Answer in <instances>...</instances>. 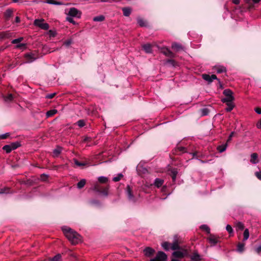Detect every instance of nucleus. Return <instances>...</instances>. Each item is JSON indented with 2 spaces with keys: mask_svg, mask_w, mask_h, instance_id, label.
I'll list each match as a JSON object with an SVG mask.
<instances>
[{
  "mask_svg": "<svg viewBox=\"0 0 261 261\" xmlns=\"http://www.w3.org/2000/svg\"><path fill=\"white\" fill-rule=\"evenodd\" d=\"M62 230L65 237L72 245H76L82 242V236L71 228L64 227Z\"/></svg>",
  "mask_w": 261,
  "mask_h": 261,
  "instance_id": "f257e3e1",
  "label": "nucleus"
},
{
  "mask_svg": "<svg viewBox=\"0 0 261 261\" xmlns=\"http://www.w3.org/2000/svg\"><path fill=\"white\" fill-rule=\"evenodd\" d=\"M82 15V12L78 10L76 8L72 7L69 9L68 13H67V16L66 17V20L68 22L75 24V22L73 19V17H76L80 18Z\"/></svg>",
  "mask_w": 261,
  "mask_h": 261,
  "instance_id": "f03ea898",
  "label": "nucleus"
},
{
  "mask_svg": "<svg viewBox=\"0 0 261 261\" xmlns=\"http://www.w3.org/2000/svg\"><path fill=\"white\" fill-rule=\"evenodd\" d=\"M223 93L226 96L225 98L222 99L221 101L223 102L226 103L232 102L234 100V98L233 96V92L231 90L226 89L224 90Z\"/></svg>",
  "mask_w": 261,
  "mask_h": 261,
  "instance_id": "7ed1b4c3",
  "label": "nucleus"
},
{
  "mask_svg": "<svg viewBox=\"0 0 261 261\" xmlns=\"http://www.w3.org/2000/svg\"><path fill=\"white\" fill-rule=\"evenodd\" d=\"M34 24L44 30H47L49 29V24L45 22L43 19H35Z\"/></svg>",
  "mask_w": 261,
  "mask_h": 261,
  "instance_id": "20e7f679",
  "label": "nucleus"
},
{
  "mask_svg": "<svg viewBox=\"0 0 261 261\" xmlns=\"http://www.w3.org/2000/svg\"><path fill=\"white\" fill-rule=\"evenodd\" d=\"M220 238L218 236L213 234H210L207 238V240L211 244L212 246H215L217 243L220 242Z\"/></svg>",
  "mask_w": 261,
  "mask_h": 261,
  "instance_id": "39448f33",
  "label": "nucleus"
},
{
  "mask_svg": "<svg viewBox=\"0 0 261 261\" xmlns=\"http://www.w3.org/2000/svg\"><path fill=\"white\" fill-rule=\"evenodd\" d=\"M167 256L165 253L163 251H159L156 256L150 260V261H166Z\"/></svg>",
  "mask_w": 261,
  "mask_h": 261,
  "instance_id": "423d86ee",
  "label": "nucleus"
},
{
  "mask_svg": "<svg viewBox=\"0 0 261 261\" xmlns=\"http://www.w3.org/2000/svg\"><path fill=\"white\" fill-rule=\"evenodd\" d=\"M158 48L162 53H163L167 57L171 58H174L175 57V55L168 48L166 47H158Z\"/></svg>",
  "mask_w": 261,
  "mask_h": 261,
  "instance_id": "0eeeda50",
  "label": "nucleus"
},
{
  "mask_svg": "<svg viewBox=\"0 0 261 261\" xmlns=\"http://www.w3.org/2000/svg\"><path fill=\"white\" fill-rule=\"evenodd\" d=\"M24 58L26 60V62L31 63L37 58V56L33 53H29L24 55Z\"/></svg>",
  "mask_w": 261,
  "mask_h": 261,
  "instance_id": "6e6552de",
  "label": "nucleus"
},
{
  "mask_svg": "<svg viewBox=\"0 0 261 261\" xmlns=\"http://www.w3.org/2000/svg\"><path fill=\"white\" fill-rule=\"evenodd\" d=\"M202 77L204 80L207 81L208 83H211L213 80L217 79V77L215 74L210 75L207 74H203Z\"/></svg>",
  "mask_w": 261,
  "mask_h": 261,
  "instance_id": "1a4fd4ad",
  "label": "nucleus"
},
{
  "mask_svg": "<svg viewBox=\"0 0 261 261\" xmlns=\"http://www.w3.org/2000/svg\"><path fill=\"white\" fill-rule=\"evenodd\" d=\"M187 254V250H184L182 251L178 250L174 251L172 253V255L177 258H182Z\"/></svg>",
  "mask_w": 261,
  "mask_h": 261,
  "instance_id": "9d476101",
  "label": "nucleus"
},
{
  "mask_svg": "<svg viewBox=\"0 0 261 261\" xmlns=\"http://www.w3.org/2000/svg\"><path fill=\"white\" fill-rule=\"evenodd\" d=\"M155 252V250L151 247H146L144 249V253L145 256L150 257Z\"/></svg>",
  "mask_w": 261,
  "mask_h": 261,
  "instance_id": "9b49d317",
  "label": "nucleus"
},
{
  "mask_svg": "<svg viewBox=\"0 0 261 261\" xmlns=\"http://www.w3.org/2000/svg\"><path fill=\"white\" fill-rule=\"evenodd\" d=\"M234 227L237 232L240 230H243L245 228L244 224L242 222L239 221L234 222Z\"/></svg>",
  "mask_w": 261,
  "mask_h": 261,
  "instance_id": "f8f14e48",
  "label": "nucleus"
},
{
  "mask_svg": "<svg viewBox=\"0 0 261 261\" xmlns=\"http://www.w3.org/2000/svg\"><path fill=\"white\" fill-rule=\"evenodd\" d=\"M214 69L216 70L217 73H222L226 72V68L223 66H215Z\"/></svg>",
  "mask_w": 261,
  "mask_h": 261,
  "instance_id": "ddd939ff",
  "label": "nucleus"
},
{
  "mask_svg": "<svg viewBox=\"0 0 261 261\" xmlns=\"http://www.w3.org/2000/svg\"><path fill=\"white\" fill-rule=\"evenodd\" d=\"M126 194L129 200H134V196L132 193V190L129 186L126 187Z\"/></svg>",
  "mask_w": 261,
  "mask_h": 261,
  "instance_id": "4468645a",
  "label": "nucleus"
},
{
  "mask_svg": "<svg viewBox=\"0 0 261 261\" xmlns=\"http://www.w3.org/2000/svg\"><path fill=\"white\" fill-rule=\"evenodd\" d=\"M142 48L147 54H150L152 53V45L149 43H146L142 45Z\"/></svg>",
  "mask_w": 261,
  "mask_h": 261,
  "instance_id": "2eb2a0df",
  "label": "nucleus"
},
{
  "mask_svg": "<svg viewBox=\"0 0 261 261\" xmlns=\"http://www.w3.org/2000/svg\"><path fill=\"white\" fill-rule=\"evenodd\" d=\"M191 261H201L202 257L197 252H194L191 256Z\"/></svg>",
  "mask_w": 261,
  "mask_h": 261,
  "instance_id": "dca6fc26",
  "label": "nucleus"
},
{
  "mask_svg": "<svg viewBox=\"0 0 261 261\" xmlns=\"http://www.w3.org/2000/svg\"><path fill=\"white\" fill-rule=\"evenodd\" d=\"M164 183V180L161 178H157L155 179L154 185L156 188H159L162 186Z\"/></svg>",
  "mask_w": 261,
  "mask_h": 261,
  "instance_id": "f3484780",
  "label": "nucleus"
},
{
  "mask_svg": "<svg viewBox=\"0 0 261 261\" xmlns=\"http://www.w3.org/2000/svg\"><path fill=\"white\" fill-rule=\"evenodd\" d=\"M13 13V10L12 9H8L6 10L4 13V16L6 19L8 20L11 17H12Z\"/></svg>",
  "mask_w": 261,
  "mask_h": 261,
  "instance_id": "a211bd4d",
  "label": "nucleus"
},
{
  "mask_svg": "<svg viewBox=\"0 0 261 261\" xmlns=\"http://www.w3.org/2000/svg\"><path fill=\"white\" fill-rule=\"evenodd\" d=\"M171 47L173 49H174L176 51H179L183 49L182 46L180 44L176 43H172Z\"/></svg>",
  "mask_w": 261,
  "mask_h": 261,
  "instance_id": "6ab92c4d",
  "label": "nucleus"
},
{
  "mask_svg": "<svg viewBox=\"0 0 261 261\" xmlns=\"http://www.w3.org/2000/svg\"><path fill=\"white\" fill-rule=\"evenodd\" d=\"M257 158V154L256 153H253L251 155L250 162L254 164H256L258 162Z\"/></svg>",
  "mask_w": 261,
  "mask_h": 261,
  "instance_id": "aec40b11",
  "label": "nucleus"
},
{
  "mask_svg": "<svg viewBox=\"0 0 261 261\" xmlns=\"http://www.w3.org/2000/svg\"><path fill=\"white\" fill-rule=\"evenodd\" d=\"M245 242H239L237 245V250L239 252H242L244 250Z\"/></svg>",
  "mask_w": 261,
  "mask_h": 261,
  "instance_id": "412c9836",
  "label": "nucleus"
},
{
  "mask_svg": "<svg viewBox=\"0 0 261 261\" xmlns=\"http://www.w3.org/2000/svg\"><path fill=\"white\" fill-rule=\"evenodd\" d=\"M249 231L248 228H246L244 229V232L243 233V242H245L246 241L249 237Z\"/></svg>",
  "mask_w": 261,
  "mask_h": 261,
  "instance_id": "4be33fe9",
  "label": "nucleus"
},
{
  "mask_svg": "<svg viewBox=\"0 0 261 261\" xmlns=\"http://www.w3.org/2000/svg\"><path fill=\"white\" fill-rule=\"evenodd\" d=\"M109 186H107L105 188H101L100 192L99 194H101V195L107 196L109 195Z\"/></svg>",
  "mask_w": 261,
  "mask_h": 261,
  "instance_id": "5701e85b",
  "label": "nucleus"
},
{
  "mask_svg": "<svg viewBox=\"0 0 261 261\" xmlns=\"http://www.w3.org/2000/svg\"><path fill=\"white\" fill-rule=\"evenodd\" d=\"M227 147V143H226L224 144H222V145L217 146V149L219 152L222 153L226 150Z\"/></svg>",
  "mask_w": 261,
  "mask_h": 261,
  "instance_id": "b1692460",
  "label": "nucleus"
},
{
  "mask_svg": "<svg viewBox=\"0 0 261 261\" xmlns=\"http://www.w3.org/2000/svg\"><path fill=\"white\" fill-rule=\"evenodd\" d=\"M171 249L175 250L179 249V245L178 242L177 240H175L173 243L170 244Z\"/></svg>",
  "mask_w": 261,
  "mask_h": 261,
  "instance_id": "393cba45",
  "label": "nucleus"
},
{
  "mask_svg": "<svg viewBox=\"0 0 261 261\" xmlns=\"http://www.w3.org/2000/svg\"><path fill=\"white\" fill-rule=\"evenodd\" d=\"M101 187L98 184H95L93 187L91 188V190L96 192L99 193L100 192Z\"/></svg>",
  "mask_w": 261,
  "mask_h": 261,
  "instance_id": "a878e982",
  "label": "nucleus"
},
{
  "mask_svg": "<svg viewBox=\"0 0 261 261\" xmlns=\"http://www.w3.org/2000/svg\"><path fill=\"white\" fill-rule=\"evenodd\" d=\"M45 3L48 4H52L55 5H63V3L61 2H57L55 0H46L45 2Z\"/></svg>",
  "mask_w": 261,
  "mask_h": 261,
  "instance_id": "bb28decb",
  "label": "nucleus"
},
{
  "mask_svg": "<svg viewBox=\"0 0 261 261\" xmlns=\"http://www.w3.org/2000/svg\"><path fill=\"white\" fill-rule=\"evenodd\" d=\"M226 104L227 107L225 109V110L227 112H230L231 110H232V109L234 107V105L233 101L230 102L228 103H226Z\"/></svg>",
  "mask_w": 261,
  "mask_h": 261,
  "instance_id": "cd10ccee",
  "label": "nucleus"
},
{
  "mask_svg": "<svg viewBox=\"0 0 261 261\" xmlns=\"http://www.w3.org/2000/svg\"><path fill=\"white\" fill-rule=\"evenodd\" d=\"M178 172L176 169H173L171 171V176L173 181H175Z\"/></svg>",
  "mask_w": 261,
  "mask_h": 261,
  "instance_id": "c85d7f7f",
  "label": "nucleus"
},
{
  "mask_svg": "<svg viewBox=\"0 0 261 261\" xmlns=\"http://www.w3.org/2000/svg\"><path fill=\"white\" fill-rule=\"evenodd\" d=\"M123 15L125 16H129L131 13V9L129 8H122Z\"/></svg>",
  "mask_w": 261,
  "mask_h": 261,
  "instance_id": "c756f323",
  "label": "nucleus"
},
{
  "mask_svg": "<svg viewBox=\"0 0 261 261\" xmlns=\"http://www.w3.org/2000/svg\"><path fill=\"white\" fill-rule=\"evenodd\" d=\"M86 180L85 179H81L77 184V187L79 189L83 188L86 185Z\"/></svg>",
  "mask_w": 261,
  "mask_h": 261,
  "instance_id": "7c9ffc66",
  "label": "nucleus"
},
{
  "mask_svg": "<svg viewBox=\"0 0 261 261\" xmlns=\"http://www.w3.org/2000/svg\"><path fill=\"white\" fill-rule=\"evenodd\" d=\"M58 111L56 109H53L49 110L46 112V116L47 117H50L57 113Z\"/></svg>",
  "mask_w": 261,
  "mask_h": 261,
  "instance_id": "2f4dec72",
  "label": "nucleus"
},
{
  "mask_svg": "<svg viewBox=\"0 0 261 261\" xmlns=\"http://www.w3.org/2000/svg\"><path fill=\"white\" fill-rule=\"evenodd\" d=\"M162 247L163 248V249L166 251H168L170 249H171V246H170V243L167 242H163L162 244Z\"/></svg>",
  "mask_w": 261,
  "mask_h": 261,
  "instance_id": "473e14b6",
  "label": "nucleus"
},
{
  "mask_svg": "<svg viewBox=\"0 0 261 261\" xmlns=\"http://www.w3.org/2000/svg\"><path fill=\"white\" fill-rule=\"evenodd\" d=\"M137 22L139 24V25L141 27L147 26L146 22L142 18H138L137 19Z\"/></svg>",
  "mask_w": 261,
  "mask_h": 261,
  "instance_id": "72a5a7b5",
  "label": "nucleus"
},
{
  "mask_svg": "<svg viewBox=\"0 0 261 261\" xmlns=\"http://www.w3.org/2000/svg\"><path fill=\"white\" fill-rule=\"evenodd\" d=\"M98 180L100 183L105 184L108 181V178L105 176H99L98 178Z\"/></svg>",
  "mask_w": 261,
  "mask_h": 261,
  "instance_id": "f704fd0d",
  "label": "nucleus"
},
{
  "mask_svg": "<svg viewBox=\"0 0 261 261\" xmlns=\"http://www.w3.org/2000/svg\"><path fill=\"white\" fill-rule=\"evenodd\" d=\"M61 255L60 254H57L53 258H49L48 260V261H61Z\"/></svg>",
  "mask_w": 261,
  "mask_h": 261,
  "instance_id": "c9c22d12",
  "label": "nucleus"
},
{
  "mask_svg": "<svg viewBox=\"0 0 261 261\" xmlns=\"http://www.w3.org/2000/svg\"><path fill=\"white\" fill-rule=\"evenodd\" d=\"M226 229L227 232L229 233L230 236H233V230L231 226V225L227 224L226 226Z\"/></svg>",
  "mask_w": 261,
  "mask_h": 261,
  "instance_id": "e433bc0d",
  "label": "nucleus"
},
{
  "mask_svg": "<svg viewBox=\"0 0 261 261\" xmlns=\"http://www.w3.org/2000/svg\"><path fill=\"white\" fill-rule=\"evenodd\" d=\"M200 228L202 230L205 231L208 234H211L210 233V228L207 225H205V224L202 225L200 226Z\"/></svg>",
  "mask_w": 261,
  "mask_h": 261,
  "instance_id": "4c0bfd02",
  "label": "nucleus"
},
{
  "mask_svg": "<svg viewBox=\"0 0 261 261\" xmlns=\"http://www.w3.org/2000/svg\"><path fill=\"white\" fill-rule=\"evenodd\" d=\"M94 21H102L105 20V17L103 15H99L94 17L93 19Z\"/></svg>",
  "mask_w": 261,
  "mask_h": 261,
  "instance_id": "58836bf2",
  "label": "nucleus"
},
{
  "mask_svg": "<svg viewBox=\"0 0 261 261\" xmlns=\"http://www.w3.org/2000/svg\"><path fill=\"white\" fill-rule=\"evenodd\" d=\"M20 145V143L19 142H14L10 144V146L11 148V149L13 150H14L16 148H17L18 147H19Z\"/></svg>",
  "mask_w": 261,
  "mask_h": 261,
  "instance_id": "ea45409f",
  "label": "nucleus"
},
{
  "mask_svg": "<svg viewBox=\"0 0 261 261\" xmlns=\"http://www.w3.org/2000/svg\"><path fill=\"white\" fill-rule=\"evenodd\" d=\"M10 191V189L9 188L5 187L4 188H2L0 189V194H7L9 193Z\"/></svg>",
  "mask_w": 261,
  "mask_h": 261,
  "instance_id": "a19ab883",
  "label": "nucleus"
},
{
  "mask_svg": "<svg viewBox=\"0 0 261 261\" xmlns=\"http://www.w3.org/2000/svg\"><path fill=\"white\" fill-rule=\"evenodd\" d=\"M123 175L121 173H119L116 176L113 177V180L115 182L119 181L123 177Z\"/></svg>",
  "mask_w": 261,
  "mask_h": 261,
  "instance_id": "79ce46f5",
  "label": "nucleus"
},
{
  "mask_svg": "<svg viewBox=\"0 0 261 261\" xmlns=\"http://www.w3.org/2000/svg\"><path fill=\"white\" fill-rule=\"evenodd\" d=\"M23 40V37H20L17 39H15L13 40L11 42L12 44H19L20 42H21Z\"/></svg>",
  "mask_w": 261,
  "mask_h": 261,
  "instance_id": "37998d69",
  "label": "nucleus"
},
{
  "mask_svg": "<svg viewBox=\"0 0 261 261\" xmlns=\"http://www.w3.org/2000/svg\"><path fill=\"white\" fill-rule=\"evenodd\" d=\"M3 149L5 150L7 153H10L12 150L10 145H6L4 146Z\"/></svg>",
  "mask_w": 261,
  "mask_h": 261,
  "instance_id": "c03bdc74",
  "label": "nucleus"
},
{
  "mask_svg": "<svg viewBox=\"0 0 261 261\" xmlns=\"http://www.w3.org/2000/svg\"><path fill=\"white\" fill-rule=\"evenodd\" d=\"M9 34L6 32H0V39H4L8 38Z\"/></svg>",
  "mask_w": 261,
  "mask_h": 261,
  "instance_id": "a18cd8bd",
  "label": "nucleus"
},
{
  "mask_svg": "<svg viewBox=\"0 0 261 261\" xmlns=\"http://www.w3.org/2000/svg\"><path fill=\"white\" fill-rule=\"evenodd\" d=\"M16 48L25 49L27 47L26 44L25 43H19L16 45Z\"/></svg>",
  "mask_w": 261,
  "mask_h": 261,
  "instance_id": "49530a36",
  "label": "nucleus"
},
{
  "mask_svg": "<svg viewBox=\"0 0 261 261\" xmlns=\"http://www.w3.org/2000/svg\"><path fill=\"white\" fill-rule=\"evenodd\" d=\"M61 152V148L57 147V148L54 150L53 153L56 156L59 155Z\"/></svg>",
  "mask_w": 261,
  "mask_h": 261,
  "instance_id": "de8ad7c7",
  "label": "nucleus"
},
{
  "mask_svg": "<svg viewBox=\"0 0 261 261\" xmlns=\"http://www.w3.org/2000/svg\"><path fill=\"white\" fill-rule=\"evenodd\" d=\"M4 98L6 101H11L13 99V96L12 94H9L7 96H5Z\"/></svg>",
  "mask_w": 261,
  "mask_h": 261,
  "instance_id": "09e8293b",
  "label": "nucleus"
},
{
  "mask_svg": "<svg viewBox=\"0 0 261 261\" xmlns=\"http://www.w3.org/2000/svg\"><path fill=\"white\" fill-rule=\"evenodd\" d=\"M201 115L206 116L208 115L209 110L207 108H203L201 110Z\"/></svg>",
  "mask_w": 261,
  "mask_h": 261,
  "instance_id": "8fccbe9b",
  "label": "nucleus"
},
{
  "mask_svg": "<svg viewBox=\"0 0 261 261\" xmlns=\"http://www.w3.org/2000/svg\"><path fill=\"white\" fill-rule=\"evenodd\" d=\"M77 125L80 127H82L85 125V122L84 120H80L76 122Z\"/></svg>",
  "mask_w": 261,
  "mask_h": 261,
  "instance_id": "3c124183",
  "label": "nucleus"
},
{
  "mask_svg": "<svg viewBox=\"0 0 261 261\" xmlns=\"http://www.w3.org/2000/svg\"><path fill=\"white\" fill-rule=\"evenodd\" d=\"M74 162L75 163V164L78 166H85L86 165V163H84V162H79L76 159H74Z\"/></svg>",
  "mask_w": 261,
  "mask_h": 261,
  "instance_id": "603ef678",
  "label": "nucleus"
},
{
  "mask_svg": "<svg viewBox=\"0 0 261 261\" xmlns=\"http://www.w3.org/2000/svg\"><path fill=\"white\" fill-rule=\"evenodd\" d=\"M48 175L45 174H42L40 175V180L42 181H46L48 179Z\"/></svg>",
  "mask_w": 261,
  "mask_h": 261,
  "instance_id": "864d4df0",
  "label": "nucleus"
},
{
  "mask_svg": "<svg viewBox=\"0 0 261 261\" xmlns=\"http://www.w3.org/2000/svg\"><path fill=\"white\" fill-rule=\"evenodd\" d=\"M9 135H10V134L9 133H7L6 134L1 135H0V139H5L8 137H9Z\"/></svg>",
  "mask_w": 261,
  "mask_h": 261,
  "instance_id": "5fc2aeb1",
  "label": "nucleus"
},
{
  "mask_svg": "<svg viewBox=\"0 0 261 261\" xmlns=\"http://www.w3.org/2000/svg\"><path fill=\"white\" fill-rule=\"evenodd\" d=\"M186 148L184 147L179 146L177 148V151L181 152H186Z\"/></svg>",
  "mask_w": 261,
  "mask_h": 261,
  "instance_id": "6e6d98bb",
  "label": "nucleus"
},
{
  "mask_svg": "<svg viewBox=\"0 0 261 261\" xmlns=\"http://www.w3.org/2000/svg\"><path fill=\"white\" fill-rule=\"evenodd\" d=\"M255 175L258 179L261 180V171L256 172Z\"/></svg>",
  "mask_w": 261,
  "mask_h": 261,
  "instance_id": "4d7b16f0",
  "label": "nucleus"
},
{
  "mask_svg": "<svg viewBox=\"0 0 261 261\" xmlns=\"http://www.w3.org/2000/svg\"><path fill=\"white\" fill-rule=\"evenodd\" d=\"M56 95V93H51V94H48L46 96V97L47 98H49V99H51V98H53V97H54V96H55Z\"/></svg>",
  "mask_w": 261,
  "mask_h": 261,
  "instance_id": "13d9d810",
  "label": "nucleus"
},
{
  "mask_svg": "<svg viewBox=\"0 0 261 261\" xmlns=\"http://www.w3.org/2000/svg\"><path fill=\"white\" fill-rule=\"evenodd\" d=\"M255 250L257 253L260 254L261 253V245L255 248Z\"/></svg>",
  "mask_w": 261,
  "mask_h": 261,
  "instance_id": "bf43d9fd",
  "label": "nucleus"
},
{
  "mask_svg": "<svg viewBox=\"0 0 261 261\" xmlns=\"http://www.w3.org/2000/svg\"><path fill=\"white\" fill-rule=\"evenodd\" d=\"M255 111L256 112V113H257L258 114H261V108H256L255 109Z\"/></svg>",
  "mask_w": 261,
  "mask_h": 261,
  "instance_id": "052dcab7",
  "label": "nucleus"
},
{
  "mask_svg": "<svg viewBox=\"0 0 261 261\" xmlns=\"http://www.w3.org/2000/svg\"><path fill=\"white\" fill-rule=\"evenodd\" d=\"M240 1L241 0H232V2L235 5H239L240 3Z\"/></svg>",
  "mask_w": 261,
  "mask_h": 261,
  "instance_id": "680f3d73",
  "label": "nucleus"
},
{
  "mask_svg": "<svg viewBox=\"0 0 261 261\" xmlns=\"http://www.w3.org/2000/svg\"><path fill=\"white\" fill-rule=\"evenodd\" d=\"M233 134H234V133H233V132H231V133H230V135H229V137H228V140H227V142H229V141H230L231 140V138L232 137V136H233Z\"/></svg>",
  "mask_w": 261,
  "mask_h": 261,
  "instance_id": "e2e57ef3",
  "label": "nucleus"
},
{
  "mask_svg": "<svg viewBox=\"0 0 261 261\" xmlns=\"http://www.w3.org/2000/svg\"><path fill=\"white\" fill-rule=\"evenodd\" d=\"M71 43V41L70 40H67L65 42L64 44L66 46H69Z\"/></svg>",
  "mask_w": 261,
  "mask_h": 261,
  "instance_id": "0e129e2a",
  "label": "nucleus"
},
{
  "mask_svg": "<svg viewBox=\"0 0 261 261\" xmlns=\"http://www.w3.org/2000/svg\"><path fill=\"white\" fill-rule=\"evenodd\" d=\"M49 34L50 36L54 37L55 36V33L53 31H52L51 30L49 31Z\"/></svg>",
  "mask_w": 261,
  "mask_h": 261,
  "instance_id": "69168bd1",
  "label": "nucleus"
},
{
  "mask_svg": "<svg viewBox=\"0 0 261 261\" xmlns=\"http://www.w3.org/2000/svg\"><path fill=\"white\" fill-rule=\"evenodd\" d=\"M15 22L16 23H19L20 22V19L18 16L15 17Z\"/></svg>",
  "mask_w": 261,
  "mask_h": 261,
  "instance_id": "338daca9",
  "label": "nucleus"
},
{
  "mask_svg": "<svg viewBox=\"0 0 261 261\" xmlns=\"http://www.w3.org/2000/svg\"><path fill=\"white\" fill-rule=\"evenodd\" d=\"M216 80L218 81V83H219L220 88H222V89L223 87L222 84V83H221V82H220V80H219V79H218V78H217V79H216Z\"/></svg>",
  "mask_w": 261,
  "mask_h": 261,
  "instance_id": "774afa93",
  "label": "nucleus"
}]
</instances>
